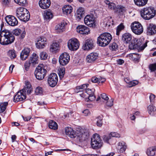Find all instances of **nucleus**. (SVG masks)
<instances>
[{"label":"nucleus","mask_w":156,"mask_h":156,"mask_svg":"<svg viewBox=\"0 0 156 156\" xmlns=\"http://www.w3.org/2000/svg\"><path fill=\"white\" fill-rule=\"evenodd\" d=\"M131 29L133 33L137 35H140L143 31V27L139 22H135L132 23Z\"/></svg>","instance_id":"6e6552de"},{"label":"nucleus","mask_w":156,"mask_h":156,"mask_svg":"<svg viewBox=\"0 0 156 156\" xmlns=\"http://www.w3.org/2000/svg\"><path fill=\"white\" fill-rule=\"evenodd\" d=\"M147 111L149 114L153 115L156 111V107L153 105H150L148 107Z\"/></svg>","instance_id":"a19ab883"},{"label":"nucleus","mask_w":156,"mask_h":156,"mask_svg":"<svg viewBox=\"0 0 156 156\" xmlns=\"http://www.w3.org/2000/svg\"><path fill=\"white\" fill-rule=\"evenodd\" d=\"M111 137H119L120 136V134L118 133L115 132H112L109 134Z\"/></svg>","instance_id":"052dcab7"},{"label":"nucleus","mask_w":156,"mask_h":156,"mask_svg":"<svg viewBox=\"0 0 156 156\" xmlns=\"http://www.w3.org/2000/svg\"><path fill=\"white\" fill-rule=\"evenodd\" d=\"M58 74L60 79H62L64 77L65 72V69L64 67L59 68L58 69Z\"/></svg>","instance_id":"79ce46f5"},{"label":"nucleus","mask_w":156,"mask_h":156,"mask_svg":"<svg viewBox=\"0 0 156 156\" xmlns=\"http://www.w3.org/2000/svg\"><path fill=\"white\" fill-rule=\"evenodd\" d=\"M94 47V43L92 39H88L86 41L85 43L82 47L84 50H90L92 49Z\"/></svg>","instance_id":"f3484780"},{"label":"nucleus","mask_w":156,"mask_h":156,"mask_svg":"<svg viewBox=\"0 0 156 156\" xmlns=\"http://www.w3.org/2000/svg\"><path fill=\"white\" fill-rule=\"evenodd\" d=\"M98 56L97 53L94 52L91 53L87 56L86 61L89 63L94 62L97 59Z\"/></svg>","instance_id":"412c9836"},{"label":"nucleus","mask_w":156,"mask_h":156,"mask_svg":"<svg viewBox=\"0 0 156 156\" xmlns=\"http://www.w3.org/2000/svg\"><path fill=\"white\" fill-rule=\"evenodd\" d=\"M117 151L119 153H123L125 151L126 148V143L123 141L119 142L118 143V146L117 147Z\"/></svg>","instance_id":"c85d7f7f"},{"label":"nucleus","mask_w":156,"mask_h":156,"mask_svg":"<svg viewBox=\"0 0 156 156\" xmlns=\"http://www.w3.org/2000/svg\"><path fill=\"white\" fill-rule=\"evenodd\" d=\"M84 9L82 7H80L76 11V17L80 20L84 13Z\"/></svg>","instance_id":"e433bc0d"},{"label":"nucleus","mask_w":156,"mask_h":156,"mask_svg":"<svg viewBox=\"0 0 156 156\" xmlns=\"http://www.w3.org/2000/svg\"><path fill=\"white\" fill-rule=\"evenodd\" d=\"M132 39V35L128 33H125L122 35V40L124 43L126 44L129 43Z\"/></svg>","instance_id":"5701e85b"},{"label":"nucleus","mask_w":156,"mask_h":156,"mask_svg":"<svg viewBox=\"0 0 156 156\" xmlns=\"http://www.w3.org/2000/svg\"><path fill=\"white\" fill-rule=\"evenodd\" d=\"M79 45L78 40L75 38L70 39L68 42V47L71 51L77 50L79 48Z\"/></svg>","instance_id":"1a4fd4ad"},{"label":"nucleus","mask_w":156,"mask_h":156,"mask_svg":"<svg viewBox=\"0 0 156 156\" xmlns=\"http://www.w3.org/2000/svg\"><path fill=\"white\" fill-rule=\"evenodd\" d=\"M102 118L101 116H99L96 119L97 125L99 127H101L102 125Z\"/></svg>","instance_id":"49530a36"},{"label":"nucleus","mask_w":156,"mask_h":156,"mask_svg":"<svg viewBox=\"0 0 156 156\" xmlns=\"http://www.w3.org/2000/svg\"><path fill=\"white\" fill-rule=\"evenodd\" d=\"M112 39V36L110 33H104L98 37L97 43L100 46L105 47L109 44Z\"/></svg>","instance_id":"20e7f679"},{"label":"nucleus","mask_w":156,"mask_h":156,"mask_svg":"<svg viewBox=\"0 0 156 156\" xmlns=\"http://www.w3.org/2000/svg\"><path fill=\"white\" fill-rule=\"evenodd\" d=\"M118 48V45L115 42H113L110 44L109 45L110 49L112 51H116Z\"/></svg>","instance_id":"a18cd8bd"},{"label":"nucleus","mask_w":156,"mask_h":156,"mask_svg":"<svg viewBox=\"0 0 156 156\" xmlns=\"http://www.w3.org/2000/svg\"><path fill=\"white\" fill-rule=\"evenodd\" d=\"M111 137L110 135L108 136L105 135L103 138L104 140L106 142L108 143L109 140L111 139Z\"/></svg>","instance_id":"e2e57ef3"},{"label":"nucleus","mask_w":156,"mask_h":156,"mask_svg":"<svg viewBox=\"0 0 156 156\" xmlns=\"http://www.w3.org/2000/svg\"><path fill=\"white\" fill-rule=\"evenodd\" d=\"M67 24L66 22H62L61 23L57 24L55 27V30L58 33L63 32L65 27Z\"/></svg>","instance_id":"c756f323"},{"label":"nucleus","mask_w":156,"mask_h":156,"mask_svg":"<svg viewBox=\"0 0 156 156\" xmlns=\"http://www.w3.org/2000/svg\"><path fill=\"white\" fill-rule=\"evenodd\" d=\"M59 44L58 43L54 42L51 45L50 48V51L52 52H55L58 50L59 48Z\"/></svg>","instance_id":"4c0bfd02"},{"label":"nucleus","mask_w":156,"mask_h":156,"mask_svg":"<svg viewBox=\"0 0 156 156\" xmlns=\"http://www.w3.org/2000/svg\"><path fill=\"white\" fill-rule=\"evenodd\" d=\"M129 56L130 59L137 62H139V59L140 57V55L135 53L129 54Z\"/></svg>","instance_id":"f704fd0d"},{"label":"nucleus","mask_w":156,"mask_h":156,"mask_svg":"<svg viewBox=\"0 0 156 156\" xmlns=\"http://www.w3.org/2000/svg\"><path fill=\"white\" fill-rule=\"evenodd\" d=\"M72 7L69 5H65L62 9L63 13L66 14H70L72 12Z\"/></svg>","instance_id":"72a5a7b5"},{"label":"nucleus","mask_w":156,"mask_h":156,"mask_svg":"<svg viewBox=\"0 0 156 156\" xmlns=\"http://www.w3.org/2000/svg\"><path fill=\"white\" fill-rule=\"evenodd\" d=\"M8 55L11 59H14L16 57L15 51L14 50H9L8 52Z\"/></svg>","instance_id":"c03bdc74"},{"label":"nucleus","mask_w":156,"mask_h":156,"mask_svg":"<svg viewBox=\"0 0 156 156\" xmlns=\"http://www.w3.org/2000/svg\"><path fill=\"white\" fill-rule=\"evenodd\" d=\"M146 153L148 156H154L156 155V146L148 148L146 150Z\"/></svg>","instance_id":"bb28decb"},{"label":"nucleus","mask_w":156,"mask_h":156,"mask_svg":"<svg viewBox=\"0 0 156 156\" xmlns=\"http://www.w3.org/2000/svg\"><path fill=\"white\" fill-rule=\"evenodd\" d=\"M58 81V77L57 74L54 73L51 74L48 79V84L51 87L55 86Z\"/></svg>","instance_id":"9b49d317"},{"label":"nucleus","mask_w":156,"mask_h":156,"mask_svg":"<svg viewBox=\"0 0 156 156\" xmlns=\"http://www.w3.org/2000/svg\"><path fill=\"white\" fill-rule=\"evenodd\" d=\"M124 27L123 24L121 23L118 26L116 29V35H119L120 33V31L124 29Z\"/></svg>","instance_id":"3c124183"},{"label":"nucleus","mask_w":156,"mask_h":156,"mask_svg":"<svg viewBox=\"0 0 156 156\" xmlns=\"http://www.w3.org/2000/svg\"><path fill=\"white\" fill-rule=\"evenodd\" d=\"M15 40L12 33L7 30L3 31L0 34V43L3 45L11 44Z\"/></svg>","instance_id":"f257e3e1"},{"label":"nucleus","mask_w":156,"mask_h":156,"mask_svg":"<svg viewBox=\"0 0 156 156\" xmlns=\"http://www.w3.org/2000/svg\"><path fill=\"white\" fill-rule=\"evenodd\" d=\"M149 68L151 72L155 71L156 70V63L150 64L149 66Z\"/></svg>","instance_id":"13d9d810"},{"label":"nucleus","mask_w":156,"mask_h":156,"mask_svg":"<svg viewBox=\"0 0 156 156\" xmlns=\"http://www.w3.org/2000/svg\"><path fill=\"white\" fill-rule=\"evenodd\" d=\"M11 0H2V4L5 5H8L10 2Z\"/></svg>","instance_id":"338daca9"},{"label":"nucleus","mask_w":156,"mask_h":156,"mask_svg":"<svg viewBox=\"0 0 156 156\" xmlns=\"http://www.w3.org/2000/svg\"><path fill=\"white\" fill-rule=\"evenodd\" d=\"M48 126L50 128L54 130L58 128L57 123L52 120H51L49 121Z\"/></svg>","instance_id":"58836bf2"},{"label":"nucleus","mask_w":156,"mask_h":156,"mask_svg":"<svg viewBox=\"0 0 156 156\" xmlns=\"http://www.w3.org/2000/svg\"><path fill=\"white\" fill-rule=\"evenodd\" d=\"M83 113L85 116H88L90 115V113L88 109H85L83 112Z\"/></svg>","instance_id":"69168bd1"},{"label":"nucleus","mask_w":156,"mask_h":156,"mask_svg":"<svg viewBox=\"0 0 156 156\" xmlns=\"http://www.w3.org/2000/svg\"><path fill=\"white\" fill-rule=\"evenodd\" d=\"M50 4V0H40L39 2L40 7L43 9H46L48 8Z\"/></svg>","instance_id":"aec40b11"},{"label":"nucleus","mask_w":156,"mask_h":156,"mask_svg":"<svg viewBox=\"0 0 156 156\" xmlns=\"http://www.w3.org/2000/svg\"><path fill=\"white\" fill-rule=\"evenodd\" d=\"M30 18V15L29 12L27 10L26 12V13H24L22 17L20 18V20L26 22L28 21Z\"/></svg>","instance_id":"ea45409f"},{"label":"nucleus","mask_w":156,"mask_h":156,"mask_svg":"<svg viewBox=\"0 0 156 156\" xmlns=\"http://www.w3.org/2000/svg\"><path fill=\"white\" fill-rule=\"evenodd\" d=\"M15 40L12 33L7 30L3 31L0 34V43L3 45L11 44Z\"/></svg>","instance_id":"f03ea898"},{"label":"nucleus","mask_w":156,"mask_h":156,"mask_svg":"<svg viewBox=\"0 0 156 156\" xmlns=\"http://www.w3.org/2000/svg\"><path fill=\"white\" fill-rule=\"evenodd\" d=\"M113 101L112 99L108 101L106 103V105L108 107H111L113 105Z\"/></svg>","instance_id":"680f3d73"},{"label":"nucleus","mask_w":156,"mask_h":156,"mask_svg":"<svg viewBox=\"0 0 156 156\" xmlns=\"http://www.w3.org/2000/svg\"><path fill=\"white\" fill-rule=\"evenodd\" d=\"M155 95L152 94H151L149 96L150 101L151 102H154L155 98Z\"/></svg>","instance_id":"0e129e2a"},{"label":"nucleus","mask_w":156,"mask_h":156,"mask_svg":"<svg viewBox=\"0 0 156 156\" xmlns=\"http://www.w3.org/2000/svg\"><path fill=\"white\" fill-rule=\"evenodd\" d=\"M84 23L87 26L94 27L95 26V18L93 15H87L84 19Z\"/></svg>","instance_id":"ddd939ff"},{"label":"nucleus","mask_w":156,"mask_h":156,"mask_svg":"<svg viewBox=\"0 0 156 156\" xmlns=\"http://www.w3.org/2000/svg\"><path fill=\"white\" fill-rule=\"evenodd\" d=\"M35 92L36 94H41L43 93V90L42 87H38L36 88Z\"/></svg>","instance_id":"5fc2aeb1"},{"label":"nucleus","mask_w":156,"mask_h":156,"mask_svg":"<svg viewBox=\"0 0 156 156\" xmlns=\"http://www.w3.org/2000/svg\"><path fill=\"white\" fill-rule=\"evenodd\" d=\"M8 104L7 102H5L3 103H0V113L2 112L5 111Z\"/></svg>","instance_id":"de8ad7c7"},{"label":"nucleus","mask_w":156,"mask_h":156,"mask_svg":"<svg viewBox=\"0 0 156 156\" xmlns=\"http://www.w3.org/2000/svg\"><path fill=\"white\" fill-rule=\"evenodd\" d=\"M20 90L26 96V94H30L32 92V89L30 83L27 82L24 88Z\"/></svg>","instance_id":"6ab92c4d"},{"label":"nucleus","mask_w":156,"mask_h":156,"mask_svg":"<svg viewBox=\"0 0 156 156\" xmlns=\"http://www.w3.org/2000/svg\"><path fill=\"white\" fill-rule=\"evenodd\" d=\"M85 134L80 133L78 134L77 137H79L80 140H82L85 139Z\"/></svg>","instance_id":"bf43d9fd"},{"label":"nucleus","mask_w":156,"mask_h":156,"mask_svg":"<svg viewBox=\"0 0 156 156\" xmlns=\"http://www.w3.org/2000/svg\"><path fill=\"white\" fill-rule=\"evenodd\" d=\"M15 2L21 6H24L27 3L26 0H14Z\"/></svg>","instance_id":"603ef678"},{"label":"nucleus","mask_w":156,"mask_h":156,"mask_svg":"<svg viewBox=\"0 0 156 156\" xmlns=\"http://www.w3.org/2000/svg\"><path fill=\"white\" fill-rule=\"evenodd\" d=\"M126 10V8L122 6H119L116 8V12H117L120 13L125 12Z\"/></svg>","instance_id":"864d4df0"},{"label":"nucleus","mask_w":156,"mask_h":156,"mask_svg":"<svg viewBox=\"0 0 156 156\" xmlns=\"http://www.w3.org/2000/svg\"><path fill=\"white\" fill-rule=\"evenodd\" d=\"M140 13L141 16L144 19L149 20L155 16L156 12L153 7H146L142 9L140 11Z\"/></svg>","instance_id":"7ed1b4c3"},{"label":"nucleus","mask_w":156,"mask_h":156,"mask_svg":"<svg viewBox=\"0 0 156 156\" xmlns=\"http://www.w3.org/2000/svg\"><path fill=\"white\" fill-rule=\"evenodd\" d=\"M31 65H32V63L29 60L27 61L24 64V67L25 70H28Z\"/></svg>","instance_id":"4d7b16f0"},{"label":"nucleus","mask_w":156,"mask_h":156,"mask_svg":"<svg viewBox=\"0 0 156 156\" xmlns=\"http://www.w3.org/2000/svg\"><path fill=\"white\" fill-rule=\"evenodd\" d=\"M148 0H134L135 4L139 7H142L145 5L147 3Z\"/></svg>","instance_id":"c9c22d12"},{"label":"nucleus","mask_w":156,"mask_h":156,"mask_svg":"<svg viewBox=\"0 0 156 156\" xmlns=\"http://www.w3.org/2000/svg\"><path fill=\"white\" fill-rule=\"evenodd\" d=\"M47 72L46 70L44 68L43 65L38 66L36 69L34 74L36 78L38 80L43 79Z\"/></svg>","instance_id":"0eeeda50"},{"label":"nucleus","mask_w":156,"mask_h":156,"mask_svg":"<svg viewBox=\"0 0 156 156\" xmlns=\"http://www.w3.org/2000/svg\"><path fill=\"white\" fill-rule=\"evenodd\" d=\"M88 85V84H83L76 87L75 90V92L76 93H78L82 91L85 92Z\"/></svg>","instance_id":"473e14b6"},{"label":"nucleus","mask_w":156,"mask_h":156,"mask_svg":"<svg viewBox=\"0 0 156 156\" xmlns=\"http://www.w3.org/2000/svg\"><path fill=\"white\" fill-rule=\"evenodd\" d=\"M111 17H108L104 19V23L106 26H110L112 21Z\"/></svg>","instance_id":"09e8293b"},{"label":"nucleus","mask_w":156,"mask_h":156,"mask_svg":"<svg viewBox=\"0 0 156 156\" xmlns=\"http://www.w3.org/2000/svg\"><path fill=\"white\" fill-rule=\"evenodd\" d=\"M94 89H90L89 88L86 89L85 92L82 94H80V95L81 97L84 98L86 96V94H87L88 95L87 96L88 98L86 99V101H87L89 100L92 101L95 100L96 98L94 94Z\"/></svg>","instance_id":"9d476101"},{"label":"nucleus","mask_w":156,"mask_h":156,"mask_svg":"<svg viewBox=\"0 0 156 156\" xmlns=\"http://www.w3.org/2000/svg\"><path fill=\"white\" fill-rule=\"evenodd\" d=\"M26 98V96L20 90L14 96L13 101L15 102L23 101Z\"/></svg>","instance_id":"a211bd4d"},{"label":"nucleus","mask_w":156,"mask_h":156,"mask_svg":"<svg viewBox=\"0 0 156 156\" xmlns=\"http://www.w3.org/2000/svg\"><path fill=\"white\" fill-rule=\"evenodd\" d=\"M65 132L66 134L71 138H75L77 136L75 132L71 127H66L65 128Z\"/></svg>","instance_id":"b1692460"},{"label":"nucleus","mask_w":156,"mask_h":156,"mask_svg":"<svg viewBox=\"0 0 156 156\" xmlns=\"http://www.w3.org/2000/svg\"><path fill=\"white\" fill-rule=\"evenodd\" d=\"M38 56L36 53H34L29 60L32 63V65L34 66L38 63Z\"/></svg>","instance_id":"7c9ffc66"},{"label":"nucleus","mask_w":156,"mask_h":156,"mask_svg":"<svg viewBox=\"0 0 156 156\" xmlns=\"http://www.w3.org/2000/svg\"><path fill=\"white\" fill-rule=\"evenodd\" d=\"M69 60L70 56L69 54L66 52L62 54L59 58L60 64L62 66L66 65L69 62Z\"/></svg>","instance_id":"f8f14e48"},{"label":"nucleus","mask_w":156,"mask_h":156,"mask_svg":"<svg viewBox=\"0 0 156 156\" xmlns=\"http://www.w3.org/2000/svg\"><path fill=\"white\" fill-rule=\"evenodd\" d=\"M43 16L44 20L48 22L53 18V15L52 12L48 10L45 11Z\"/></svg>","instance_id":"393cba45"},{"label":"nucleus","mask_w":156,"mask_h":156,"mask_svg":"<svg viewBox=\"0 0 156 156\" xmlns=\"http://www.w3.org/2000/svg\"><path fill=\"white\" fill-rule=\"evenodd\" d=\"M147 32L149 35H152L156 33V26L152 23H150L147 27Z\"/></svg>","instance_id":"a878e982"},{"label":"nucleus","mask_w":156,"mask_h":156,"mask_svg":"<svg viewBox=\"0 0 156 156\" xmlns=\"http://www.w3.org/2000/svg\"><path fill=\"white\" fill-rule=\"evenodd\" d=\"M102 144L99 135L97 133L93 135L91 140V145L92 148L94 149L100 148Z\"/></svg>","instance_id":"423d86ee"},{"label":"nucleus","mask_w":156,"mask_h":156,"mask_svg":"<svg viewBox=\"0 0 156 156\" xmlns=\"http://www.w3.org/2000/svg\"><path fill=\"white\" fill-rule=\"evenodd\" d=\"M5 19L7 23L11 26H14L18 24V22L17 20L13 16H7Z\"/></svg>","instance_id":"dca6fc26"},{"label":"nucleus","mask_w":156,"mask_h":156,"mask_svg":"<svg viewBox=\"0 0 156 156\" xmlns=\"http://www.w3.org/2000/svg\"><path fill=\"white\" fill-rule=\"evenodd\" d=\"M30 49L28 48H25L22 51L20 55V58L22 60H24L28 57Z\"/></svg>","instance_id":"4be33fe9"},{"label":"nucleus","mask_w":156,"mask_h":156,"mask_svg":"<svg viewBox=\"0 0 156 156\" xmlns=\"http://www.w3.org/2000/svg\"><path fill=\"white\" fill-rule=\"evenodd\" d=\"M138 81L136 80L130 81L129 84L127 85L129 87H132L134 86L138 83Z\"/></svg>","instance_id":"6e6d98bb"},{"label":"nucleus","mask_w":156,"mask_h":156,"mask_svg":"<svg viewBox=\"0 0 156 156\" xmlns=\"http://www.w3.org/2000/svg\"><path fill=\"white\" fill-rule=\"evenodd\" d=\"M76 29L78 33L82 34H88L90 33V30L89 28L83 25L78 26Z\"/></svg>","instance_id":"2eb2a0df"},{"label":"nucleus","mask_w":156,"mask_h":156,"mask_svg":"<svg viewBox=\"0 0 156 156\" xmlns=\"http://www.w3.org/2000/svg\"><path fill=\"white\" fill-rule=\"evenodd\" d=\"M22 32V33L21 34V37L22 38H23L26 35V32L24 30L22 31L20 29H15L13 31L12 33L16 36H18Z\"/></svg>","instance_id":"2f4dec72"},{"label":"nucleus","mask_w":156,"mask_h":156,"mask_svg":"<svg viewBox=\"0 0 156 156\" xmlns=\"http://www.w3.org/2000/svg\"><path fill=\"white\" fill-rule=\"evenodd\" d=\"M105 3L108 5V8L111 10L114 9L116 7V5L114 3L112 2H110L109 1L107 0L105 1Z\"/></svg>","instance_id":"37998d69"},{"label":"nucleus","mask_w":156,"mask_h":156,"mask_svg":"<svg viewBox=\"0 0 156 156\" xmlns=\"http://www.w3.org/2000/svg\"><path fill=\"white\" fill-rule=\"evenodd\" d=\"M46 44L47 40L44 37L38 38L36 43L37 48L40 49L44 48Z\"/></svg>","instance_id":"4468645a"},{"label":"nucleus","mask_w":156,"mask_h":156,"mask_svg":"<svg viewBox=\"0 0 156 156\" xmlns=\"http://www.w3.org/2000/svg\"><path fill=\"white\" fill-rule=\"evenodd\" d=\"M40 58L41 60H44L46 59L48 56L47 52L44 51H42L40 54Z\"/></svg>","instance_id":"8fccbe9b"},{"label":"nucleus","mask_w":156,"mask_h":156,"mask_svg":"<svg viewBox=\"0 0 156 156\" xmlns=\"http://www.w3.org/2000/svg\"><path fill=\"white\" fill-rule=\"evenodd\" d=\"M143 40V38H133L131 43L129 45V48L131 50L137 49L139 50H143L147 45L146 42L142 44Z\"/></svg>","instance_id":"39448f33"},{"label":"nucleus","mask_w":156,"mask_h":156,"mask_svg":"<svg viewBox=\"0 0 156 156\" xmlns=\"http://www.w3.org/2000/svg\"><path fill=\"white\" fill-rule=\"evenodd\" d=\"M101 98L105 100H108V98L106 96V95L105 93H103L101 95Z\"/></svg>","instance_id":"774afa93"},{"label":"nucleus","mask_w":156,"mask_h":156,"mask_svg":"<svg viewBox=\"0 0 156 156\" xmlns=\"http://www.w3.org/2000/svg\"><path fill=\"white\" fill-rule=\"evenodd\" d=\"M27 9L23 7L18 8L16 10V15L17 17L20 19L24 13H26Z\"/></svg>","instance_id":"cd10ccee"}]
</instances>
